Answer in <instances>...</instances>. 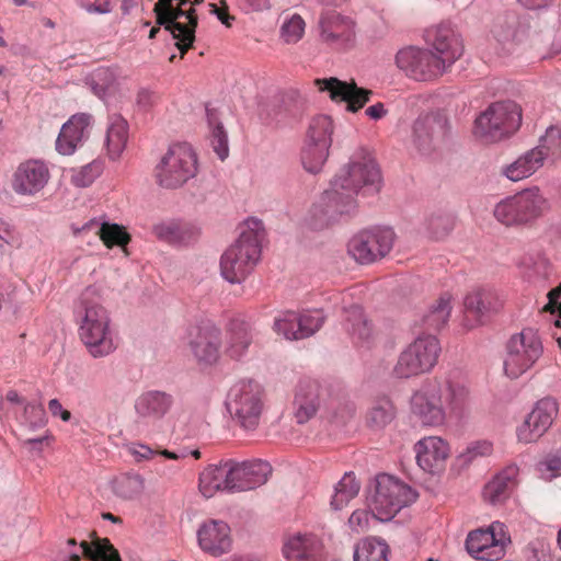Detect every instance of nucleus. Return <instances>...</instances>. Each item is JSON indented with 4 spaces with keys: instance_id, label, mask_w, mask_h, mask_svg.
I'll return each mask as SVG.
<instances>
[{
    "instance_id": "obj_1",
    "label": "nucleus",
    "mask_w": 561,
    "mask_h": 561,
    "mask_svg": "<svg viewBox=\"0 0 561 561\" xmlns=\"http://www.w3.org/2000/svg\"><path fill=\"white\" fill-rule=\"evenodd\" d=\"M265 238L262 220L247 219L240 226L239 238L221 255L220 272L231 284L242 283L261 256V243Z\"/></svg>"
},
{
    "instance_id": "obj_2",
    "label": "nucleus",
    "mask_w": 561,
    "mask_h": 561,
    "mask_svg": "<svg viewBox=\"0 0 561 561\" xmlns=\"http://www.w3.org/2000/svg\"><path fill=\"white\" fill-rule=\"evenodd\" d=\"M78 321L80 340L91 356L104 357L115 351L111 317L102 306L96 289L88 287L82 293Z\"/></svg>"
},
{
    "instance_id": "obj_3",
    "label": "nucleus",
    "mask_w": 561,
    "mask_h": 561,
    "mask_svg": "<svg viewBox=\"0 0 561 561\" xmlns=\"http://www.w3.org/2000/svg\"><path fill=\"white\" fill-rule=\"evenodd\" d=\"M266 393L253 379L234 382L227 392L225 405L232 421L245 431H254L265 408Z\"/></svg>"
},
{
    "instance_id": "obj_4",
    "label": "nucleus",
    "mask_w": 561,
    "mask_h": 561,
    "mask_svg": "<svg viewBox=\"0 0 561 561\" xmlns=\"http://www.w3.org/2000/svg\"><path fill=\"white\" fill-rule=\"evenodd\" d=\"M198 171L197 154L186 142L171 145L154 167L153 176L159 186L167 190L182 187Z\"/></svg>"
},
{
    "instance_id": "obj_5",
    "label": "nucleus",
    "mask_w": 561,
    "mask_h": 561,
    "mask_svg": "<svg viewBox=\"0 0 561 561\" xmlns=\"http://www.w3.org/2000/svg\"><path fill=\"white\" fill-rule=\"evenodd\" d=\"M417 493L399 479L378 474L367 496L368 508L379 520L391 519L402 507L416 501Z\"/></svg>"
},
{
    "instance_id": "obj_6",
    "label": "nucleus",
    "mask_w": 561,
    "mask_h": 561,
    "mask_svg": "<svg viewBox=\"0 0 561 561\" xmlns=\"http://www.w3.org/2000/svg\"><path fill=\"white\" fill-rule=\"evenodd\" d=\"M548 209L547 198L538 187H533L500 201L493 216L503 226L519 227L541 217Z\"/></svg>"
},
{
    "instance_id": "obj_7",
    "label": "nucleus",
    "mask_w": 561,
    "mask_h": 561,
    "mask_svg": "<svg viewBox=\"0 0 561 561\" xmlns=\"http://www.w3.org/2000/svg\"><path fill=\"white\" fill-rule=\"evenodd\" d=\"M522 108L511 100L494 102L476 119V135L485 141H499L518 130Z\"/></svg>"
},
{
    "instance_id": "obj_8",
    "label": "nucleus",
    "mask_w": 561,
    "mask_h": 561,
    "mask_svg": "<svg viewBox=\"0 0 561 561\" xmlns=\"http://www.w3.org/2000/svg\"><path fill=\"white\" fill-rule=\"evenodd\" d=\"M381 174L374 160L367 159L362 162L350 161L342 167L330 182L333 190L340 192L346 204L355 206V196L360 188L379 192Z\"/></svg>"
},
{
    "instance_id": "obj_9",
    "label": "nucleus",
    "mask_w": 561,
    "mask_h": 561,
    "mask_svg": "<svg viewBox=\"0 0 561 561\" xmlns=\"http://www.w3.org/2000/svg\"><path fill=\"white\" fill-rule=\"evenodd\" d=\"M440 344L435 335L420 334L399 355L393 367L398 378H410L430 371L437 363Z\"/></svg>"
},
{
    "instance_id": "obj_10",
    "label": "nucleus",
    "mask_w": 561,
    "mask_h": 561,
    "mask_svg": "<svg viewBox=\"0 0 561 561\" xmlns=\"http://www.w3.org/2000/svg\"><path fill=\"white\" fill-rule=\"evenodd\" d=\"M542 352L541 340L534 330L524 329L513 334L506 342L505 374L512 379L520 377L536 364Z\"/></svg>"
},
{
    "instance_id": "obj_11",
    "label": "nucleus",
    "mask_w": 561,
    "mask_h": 561,
    "mask_svg": "<svg viewBox=\"0 0 561 561\" xmlns=\"http://www.w3.org/2000/svg\"><path fill=\"white\" fill-rule=\"evenodd\" d=\"M394 238L393 230L388 227L363 229L350 239L347 252L356 262L370 264L391 251Z\"/></svg>"
},
{
    "instance_id": "obj_12",
    "label": "nucleus",
    "mask_w": 561,
    "mask_h": 561,
    "mask_svg": "<svg viewBox=\"0 0 561 561\" xmlns=\"http://www.w3.org/2000/svg\"><path fill=\"white\" fill-rule=\"evenodd\" d=\"M396 64L416 81H431L447 71L432 50L416 46L401 48L396 55Z\"/></svg>"
},
{
    "instance_id": "obj_13",
    "label": "nucleus",
    "mask_w": 561,
    "mask_h": 561,
    "mask_svg": "<svg viewBox=\"0 0 561 561\" xmlns=\"http://www.w3.org/2000/svg\"><path fill=\"white\" fill-rule=\"evenodd\" d=\"M511 542L504 525L495 522L486 529H476L468 534L466 549L470 556L481 561H497L505 554Z\"/></svg>"
},
{
    "instance_id": "obj_14",
    "label": "nucleus",
    "mask_w": 561,
    "mask_h": 561,
    "mask_svg": "<svg viewBox=\"0 0 561 561\" xmlns=\"http://www.w3.org/2000/svg\"><path fill=\"white\" fill-rule=\"evenodd\" d=\"M424 39L442 66L448 70L463 53L461 36L448 23H439L425 30Z\"/></svg>"
},
{
    "instance_id": "obj_15",
    "label": "nucleus",
    "mask_w": 561,
    "mask_h": 561,
    "mask_svg": "<svg viewBox=\"0 0 561 561\" xmlns=\"http://www.w3.org/2000/svg\"><path fill=\"white\" fill-rule=\"evenodd\" d=\"M320 39L332 47L346 48L354 44L356 23L335 10H323L318 20Z\"/></svg>"
},
{
    "instance_id": "obj_16",
    "label": "nucleus",
    "mask_w": 561,
    "mask_h": 561,
    "mask_svg": "<svg viewBox=\"0 0 561 561\" xmlns=\"http://www.w3.org/2000/svg\"><path fill=\"white\" fill-rule=\"evenodd\" d=\"M447 131L444 116L434 113L420 116L413 124V145L422 154H431L443 146Z\"/></svg>"
},
{
    "instance_id": "obj_17",
    "label": "nucleus",
    "mask_w": 561,
    "mask_h": 561,
    "mask_svg": "<svg viewBox=\"0 0 561 561\" xmlns=\"http://www.w3.org/2000/svg\"><path fill=\"white\" fill-rule=\"evenodd\" d=\"M329 389L317 380H301L293 401L294 417L305 424L316 416L321 407L325 408Z\"/></svg>"
},
{
    "instance_id": "obj_18",
    "label": "nucleus",
    "mask_w": 561,
    "mask_h": 561,
    "mask_svg": "<svg viewBox=\"0 0 561 561\" xmlns=\"http://www.w3.org/2000/svg\"><path fill=\"white\" fill-rule=\"evenodd\" d=\"M503 300L492 288H476L463 299L465 325L469 329L483 324L492 314L500 311Z\"/></svg>"
},
{
    "instance_id": "obj_19",
    "label": "nucleus",
    "mask_w": 561,
    "mask_h": 561,
    "mask_svg": "<svg viewBox=\"0 0 561 561\" xmlns=\"http://www.w3.org/2000/svg\"><path fill=\"white\" fill-rule=\"evenodd\" d=\"M436 378L424 382L411 397V411L423 425L437 426L446 419L440 397L437 396Z\"/></svg>"
},
{
    "instance_id": "obj_20",
    "label": "nucleus",
    "mask_w": 561,
    "mask_h": 561,
    "mask_svg": "<svg viewBox=\"0 0 561 561\" xmlns=\"http://www.w3.org/2000/svg\"><path fill=\"white\" fill-rule=\"evenodd\" d=\"M188 345L199 362L215 363L219 357L220 330L211 321H202L190 327Z\"/></svg>"
},
{
    "instance_id": "obj_21",
    "label": "nucleus",
    "mask_w": 561,
    "mask_h": 561,
    "mask_svg": "<svg viewBox=\"0 0 561 561\" xmlns=\"http://www.w3.org/2000/svg\"><path fill=\"white\" fill-rule=\"evenodd\" d=\"M557 414L558 403L554 399L543 398L539 400L517 430L519 442H536L548 431Z\"/></svg>"
},
{
    "instance_id": "obj_22",
    "label": "nucleus",
    "mask_w": 561,
    "mask_h": 561,
    "mask_svg": "<svg viewBox=\"0 0 561 561\" xmlns=\"http://www.w3.org/2000/svg\"><path fill=\"white\" fill-rule=\"evenodd\" d=\"M314 83L321 91H328L334 102H346V110L356 113L370 100L373 91L357 87L355 81L346 82L331 77L317 79Z\"/></svg>"
},
{
    "instance_id": "obj_23",
    "label": "nucleus",
    "mask_w": 561,
    "mask_h": 561,
    "mask_svg": "<svg viewBox=\"0 0 561 561\" xmlns=\"http://www.w3.org/2000/svg\"><path fill=\"white\" fill-rule=\"evenodd\" d=\"M353 208L351 204L345 203L339 191L330 186L313 204L309 216L310 226L313 229L327 228L341 215L350 213Z\"/></svg>"
},
{
    "instance_id": "obj_24",
    "label": "nucleus",
    "mask_w": 561,
    "mask_h": 561,
    "mask_svg": "<svg viewBox=\"0 0 561 561\" xmlns=\"http://www.w3.org/2000/svg\"><path fill=\"white\" fill-rule=\"evenodd\" d=\"M50 178L47 164L41 160H27L15 170L12 188L19 195H34L41 192Z\"/></svg>"
},
{
    "instance_id": "obj_25",
    "label": "nucleus",
    "mask_w": 561,
    "mask_h": 561,
    "mask_svg": "<svg viewBox=\"0 0 561 561\" xmlns=\"http://www.w3.org/2000/svg\"><path fill=\"white\" fill-rule=\"evenodd\" d=\"M230 462L232 493L254 490L265 484L272 473L271 465L263 460Z\"/></svg>"
},
{
    "instance_id": "obj_26",
    "label": "nucleus",
    "mask_w": 561,
    "mask_h": 561,
    "mask_svg": "<svg viewBox=\"0 0 561 561\" xmlns=\"http://www.w3.org/2000/svg\"><path fill=\"white\" fill-rule=\"evenodd\" d=\"M436 388L446 416L460 417L468 410L470 392L462 380L451 377L436 379Z\"/></svg>"
},
{
    "instance_id": "obj_27",
    "label": "nucleus",
    "mask_w": 561,
    "mask_h": 561,
    "mask_svg": "<svg viewBox=\"0 0 561 561\" xmlns=\"http://www.w3.org/2000/svg\"><path fill=\"white\" fill-rule=\"evenodd\" d=\"M416 462L425 472L438 473L449 456L447 442L438 436H427L414 445Z\"/></svg>"
},
{
    "instance_id": "obj_28",
    "label": "nucleus",
    "mask_w": 561,
    "mask_h": 561,
    "mask_svg": "<svg viewBox=\"0 0 561 561\" xmlns=\"http://www.w3.org/2000/svg\"><path fill=\"white\" fill-rule=\"evenodd\" d=\"M197 539L202 550L214 557L231 548L230 527L222 520L210 519L204 523L197 531Z\"/></svg>"
},
{
    "instance_id": "obj_29",
    "label": "nucleus",
    "mask_w": 561,
    "mask_h": 561,
    "mask_svg": "<svg viewBox=\"0 0 561 561\" xmlns=\"http://www.w3.org/2000/svg\"><path fill=\"white\" fill-rule=\"evenodd\" d=\"M92 116L85 113L72 115L62 126L56 140V150L64 156L72 154L88 137Z\"/></svg>"
},
{
    "instance_id": "obj_30",
    "label": "nucleus",
    "mask_w": 561,
    "mask_h": 561,
    "mask_svg": "<svg viewBox=\"0 0 561 561\" xmlns=\"http://www.w3.org/2000/svg\"><path fill=\"white\" fill-rule=\"evenodd\" d=\"M492 33L503 45L519 44L529 35V22L516 12H506L496 18Z\"/></svg>"
},
{
    "instance_id": "obj_31",
    "label": "nucleus",
    "mask_w": 561,
    "mask_h": 561,
    "mask_svg": "<svg viewBox=\"0 0 561 561\" xmlns=\"http://www.w3.org/2000/svg\"><path fill=\"white\" fill-rule=\"evenodd\" d=\"M173 398L171 394L159 391H145L135 400L134 409L138 419L144 421L161 420L171 409Z\"/></svg>"
},
{
    "instance_id": "obj_32",
    "label": "nucleus",
    "mask_w": 561,
    "mask_h": 561,
    "mask_svg": "<svg viewBox=\"0 0 561 561\" xmlns=\"http://www.w3.org/2000/svg\"><path fill=\"white\" fill-rule=\"evenodd\" d=\"M230 466V460L220 461L217 465H209L201 472L198 486L205 497L209 499L218 491L232 493Z\"/></svg>"
},
{
    "instance_id": "obj_33",
    "label": "nucleus",
    "mask_w": 561,
    "mask_h": 561,
    "mask_svg": "<svg viewBox=\"0 0 561 561\" xmlns=\"http://www.w3.org/2000/svg\"><path fill=\"white\" fill-rule=\"evenodd\" d=\"M321 551L322 542L313 535H296L283 548L287 561H320Z\"/></svg>"
},
{
    "instance_id": "obj_34",
    "label": "nucleus",
    "mask_w": 561,
    "mask_h": 561,
    "mask_svg": "<svg viewBox=\"0 0 561 561\" xmlns=\"http://www.w3.org/2000/svg\"><path fill=\"white\" fill-rule=\"evenodd\" d=\"M344 327L351 339L356 344L369 345L375 337V329L363 308L353 305L348 308H344Z\"/></svg>"
},
{
    "instance_id": "obj_35",
    "label": "nucleus",
    "mask_w": 561,
    "mask_h": 561,
    "mask_svg": "<svg viewBox=\"0 0 561 561\" xmlns=\"http://www.w3.org/2000/svg\"><path fill=\"white\" fill-rule=\"evenodd\" d=\"M253 340L250 324L241 319H233L227 329L225 353L231 359L239 360L247 353Z\"/></svg>"
},
{
    "instance_id": "obj_36",
    "label": "nucleus",
    "mask_w": 561,
    "mask_h": 561,
    "mask_svg": "<svg viewBox=\"0 0 561 561\" xmlns=\"http://www.w3.org/2000/svg\"><path fill=\"white\" fill-rule=\"evenodd\" d=\"M518 472L516 465L505 467L484 486V497L492 504L505 501L517 485Z\"/></svg>"
},
{
    "instance_id": "obj_37",
    "label": "nucleus",
    "mask_w": 561,
    "mask_h": 561,
    "mask_svg": "<svg viewBox=\"0 0 561 561\" xmlns=\"http://www.w3.org/2000/svg\"><path fill=\"white\" fill-rule=\"evenodd\" d=\"M185 15L184 10L174 7L164 18L159 14V26H163L174 39H178L175 46L180 49L182 58L194 43V30L186 28L185 24L179 22V19L185 18Z\"/></svg>"
},
{
    "instance_id": "obj_38",
    "label": "nucleus",
    "mask_w": 561,
    "mask_h": 561,
    "mask_svg": "<svg viewBox=\"0 0 561 561\" xmlns=\"http://www.w3.org/2000/svg\"><path fill=\"white\" fill-rule=\"evenodd\" d=\"M543 153L539 149H531L507 165L504 174L513 182L520 181L534 174L543 165Z\"/></svg>"
},
{
    "instance_id": "obj_39",
    "label": "nucleus",
    "mask_w": 561,
    "mask_h": 561,
    "mask_svg": "<svg viewBox=\"0 0 561 561\" xmlns=\"http://www.w3.org/2000/svg\"><path fill=\"white\" fill-rule=\"evenodd\" d=\"M128 140V124L121 115H113L106 130L105 145L108 157L116 160L121 157Z\"/></svg>"
},
{
    "instance_id": "obj_40",
    "label": "nucleus",
    "mask_w": 561,
    "mask_h": 561,
    "mask_svg": "<svg viewBox=\"0 0 561 561\" xmlns=\"http://www.w3.org/2000/svg\"><path fill=\"white\" fill-rule=\"evenodd\" d=\"M154 234L169 243H185L195 239L198 231L188 224L179 221L161 222L153 227Z\"/></svg>"
},
{
    "instance_id": "obj_41",
    "label": "nucleus",
    "mask_w": 561,
    "mask_h": 561,
    "mask_svg": "<svg viewBox=\"0 0 561 561\" xmlns=\"http://www.w3.org/2000/svg\"><path fill=\"white\" fill-rule=\"evenodd\" d=\"M396 416V408L389 397L376 398L366 414V424L371 430H382Z\"/></svg>"
},
{
    "instance_id": "obj_42",
    "label": "nucleus",
    "mask_w": 561,
    "mask_h": 561,
    "mask_svg": "<svg viewBox=\"0 0 561 561\" xmlns=\"http://www.w3.org/2000/svg\"><path fill=\"white\" fill-rule=\"evenodd\" d=\"M451 312L450 296L442 295L437 301L423 314L421 322L426 331H438L446 325Z\"/></svg>"
},
{
    "instance_id": "obj_43",
    "label": "nucleus",
    "mask_w": 561,
    "mask_h": 561,
    "mask_svg": "<svg viewBox=\"0 0 561 561\" xmlns=\"http://www.w3.org/2000/svg\"><path fill=\"white\" fill-rule=\"evenodd\" d=\"M389 546L377 537H366L355 547L354 561H388Z\"/></svg>"
},
{
    "instance_id": "obj_44",
    "label": "nucleus",
    "mask_w": 561,
    "mask_h": 561,
    "mask_svg": "<svg viewBox=\"0 0 561 561\" xmlns=\"http://www.w3.org/2000/svg\"><path fill=\"white\" fill-rule=\"evenodd\" d=\"M82 554L91 561H122L118 550L107 538H95L91 543H80Z\"/></svg>"
},
{
    "instance_id": "obj_45",
    "label": "nucleus",
    "mask_w": 561,
    "mask_h": 561,
    "mask_svg": "<svg viewBox=\"0 0 561 561\" xmlns=\"http://www.w3.org/2000/svg\"><path fill=\"white\" fill-rule=\"evenodd\" d=\"M207 122L211 129L210 131V144L218 156V158L224 161L229 156V145H228V136L222 126V124L218 119V114L216 110H211L206 107Z\"/></svg>"
},
{
    "instance_id": "obj_46",
    "label": "nucleus",
    "mask_w": 561,
    "mask_h": 561,
    "mask_svg": "<svg viewBox=\"0 0 561 561\" xmlns=\"http://www.w3.org/2000/svg\"><path fill=\"white\" fill-rule=\"evenodd\" d=\"M334 130L333 121L328 115H318L313 117L308 126L306 140L320 144V146L331 147L332 134Z\"/></svg>"
},
{
    "instance_id": "obj_47",
    "label": "nucleus",
    "mask_w": 561,
    "mask_h": 561,
    "mask_svg": "<svg viewBox=\"0 0 561 561\" xmlns=\"http://www.w3.org/2000/svg\"><path fill=\"white\" fill-rule=\"evenodd\" d=\"M359 489L360 483L356 477L352 472L345 473L335 486V493L331 501L332 508L335 511L342 510L351 500L357 496Z\"/></svg>"
},
{
    "instance_id": "obj_48",
    "label": "nucleus",
    "mask_w": 561,
    "mask_h": 561,
    "mask_svg": "<svg viewBox=\"0 0 561 561\" xmlns=\"http://www.w3.org/2000/svg\"><path fill=\"white\" fill-rule=\"evenodd\" d=\"M329 147L306 140L301 151V162L306 171L318 173L329 157Z\"/></svg>"
},
{
    "instance_id": "obj_49",
    "label": "nucleus",
    "mask_w": 561,
    "mask_h": 561,
    "mask_svg": "<svg viewBox=\"0 0 561 561\" xmlns=\"http://www.w3.org/2000/svg\"><path fill=\"white\" fill-rule=\"evenodd\" d=\"M112 489L117 496L131 500L141 493L144 480L138 474H125L113 480Z\"/></svg>"
},
{
    "instance_id": "obj_50",
    "label": "nucleus",
    "mask_w": 561,
    "mask_h": 561,
    "mask_svg": "<svg viewBox=\"0 0 561 561\" xmlns=\"http://www.w3.org/2000/svg\"><path fill=\"white\" fill-rule=\"evenodd\" d=\"M115 79V73L111 68L100 67L87 77L85 83L96 96L102 98L114 84Z\"/></svg>"
},
{
    "instance_id": "obj_51",
    "label": "nucleus",
    "mask_w": 561,
    "mask_h": 561,
    "mask_svg": "<svg viewBox=\"0 0 561 561\" xmlns=\"http://www.w3.org/2000/svg\"><path fill=\"white\" fill-rule=\"evenodd\" d=\"M325 410L333 423L345 425L353 417L355 408L350 401L331 398L327 400Z\"/></svg>"
},
{
    "instance_id": "obj_52",
    "label": "nucleus",
    "mask_w": 561,
    "mask_h": 561,
    "mask_svg": "<svg viewBox=\"0 0 561 561\" xmlns=\"http://www.w3.org/2000/svg\"><path fill=\"white\" fill-rule=\"evenodd\" d=\"M99 234L107 248L114 245L124 247L130 241V236L126 229L117 224L103 222L100 227Z\"/></svg>"
},
{
    "instance_id": "obj_53",
    "label": "nucleus",
    "mask_w": 561,
    "mask_h": 561,
    "mask_svg": "<svg viewBox=\"0 0 561 561\" xmlns=\"http://www.w3.org/2000/svg\"><path fill=\"white\" fill-rule=\"evenodd\" d=\"M426 231L435 239L449 234L454 228V218L445 213H434L425 220Z\"/></svg>"
},
{
    "instance_id": "obj_54",
    "label": "nucleus",
    "mask_w": 561,
    "mask_h": 561,
    "mask_svg": "<svg viewBox=\"0 0 561 561\" xmlns=\"http://www.w3.org/2000/svg\"><path fill=\"white\" fill-rule=\"evenodd\" d=\"M534 149H539L543 153V161L548 157H561V128L549 127L545 136L540 138V144Z\"/></svg>"
},
{
    "instance_id": "obj_55",
    "label": "nucleus",
    "mask_w": 561,
    "mask_h": 561,
    "mask_svg": "<svg viewBox=\"0 0 561 561\" xmlns=\"http://www.w3.org/2000/svg\"><path fill=\"white\" fill-rule=\"evenodd\" d=\"M298 322V313L294 311L284 312L278 319L274 322V329L278 334H282L286 340L295 341L301 340L302 337L299 335Z\"/></svg>"
},
{
    "instance_id": "obj_56",
    "label": "nucleus",
    "mask_w": 561,
    "mask_h": 561,
    "mask_svg": "<svg viewBox=\"0 0 561 561\" xmlns=\"http://www.w3.org/2000/svg\"><path fill=\"white\" fill-rule=\"evenodd\" d=\"M102 171V162L94 160L78 170H72L71 183L77 187H87L101 175Z\"/></svg>"
},
{
    "instance_id": "obj_57",
    "label": "nucleus",
    "mask_w": 561,
    "mask_h": 561,
    "mask_svg": "<svg viewBox=\"0 0 561 561\" xmlns=\"http://www.w3.org/2000/svg\"><path fill=\"white\" fill-rule=\"evenodd\" d=\"M306 23L299 14H293L286 19L280 26V38L286 44L299 42L305 34Z\"/></svg>"
},
{
    "instance_id": "obj_58",
    "label": "nucleus",
    "mask_w": 561,
    "mask_h": 561,
    "mask_svg": "<svg viewBox=\"0 0 561 561\" xmlns=\"http://www.w3.org/2000/svg\"><path fill=\"white\" fill-rule=\"evenodd\" d=\"M47 423L46 411L41 403L28 402L24 405L23 425L35 431L43 428Z\"/></svg>"
},
{
    "instance_id": "obj_59",
    "label": "nucleus",
    "mask_w": 561,
    "mask_h": 561,
    "mask_svg": "<svg viewBox=\"0 0 561 561\" xmlns=\"http://www.w3.org/2000/svg\"><path fill=\"white\" fill-rule=\"evenodd\" d=\"M299 335L302 339H307L313 335L324 323V316L320 311L313 313H298Z\"/></svg>"
},
{
    "instance_id": "obj_60",
    "label": "nucleus",
    "mask_w": 561,
    "mask_h": 561,
    "mask_svg": "<svg viewBox=\"0 0 561 561\" xmlns=\"http://www.w3.org/2000/svg\"><path fill=\"white\" fill-rule=\"evenodd\" d=\"M493 451V445L489 440H478L470 444L467 449L459 455L458 461L461 465H469L479 457H488Z\"/></svg>"
},
{
    "instance_id": "obj_61",
    "label": "nucleus",
    "mask_w": 561,
    "mask_h": 561,
    "mask_svg": "<svg viewBox=\"0 0 561 561\" xmlns=\"http://www.w3.org/2000/svg\"><path fill=\"white\" fill-rule=\"evenodd\" d=\"M0 241H3L5 244L15 248H20L22 243L21 237L15 231V228L3 219H0ZM0 254H3V247L1 242Z\"/></svg>"
},
{
    "instance_id": "obj_62",
    "label": "nucleus",
    "mask_w": 561,
    "mask_h": 561,
    "mask_svg": "<svg viewBox=\"0 0 561 561\" xmlns=\"http://www.w3.org/2000/svg\"><path fill=\"white\" fill-rule=\"evenodd\" d=\"M538 470L542 478L551 480L561 474V458L549 456L538 463Z\"/></svg>"
},
{
    "instance_id": "obj_63",
    "label": "nucleus",
    "mask_w": 561,
    "mask_h": 561,
    "mask_svg": "<svg viewBox=\"0 0 561 561\" xmlns=\"http://www.w3.org/2000/svg\"><path fill=\"white\" fill-rule=\"evenodd\" d=\"M371 511L369 510H356L352 513L348 518L350 528L359 534L368 529Z\"/></svg>"
},
{
    "instance_id": "obj_64",
    "label": "nucleus",
    "mask_w": 561,
    "mask_h": 561,
    "mask_svg": "<svg viewBox=\"0 0 561 561\" xmlns=\"http://www.w3.org/2000/svg\"><path fill=\"white\" fill-rule=\"evenodd\" d=\"M548 299V304L543 307V311H550L552 313L559 311L561 313V285L549 291Z\"/></svg>"
}]
</instances>
